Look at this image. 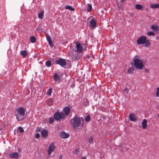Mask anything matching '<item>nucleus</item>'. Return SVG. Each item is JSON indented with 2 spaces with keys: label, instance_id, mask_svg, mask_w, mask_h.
Returning a JSON list of instances; mask_svg holds the SVG:
<instances>
[{
  "label": "nucleus",
  "instance_id": "obj_1",
  "mask_svg": "<svg viewBox=\"0 0 159 159\" xmlns=\"http://www.w3.org/2000/svg\"><path fill=\"white\" fill-rule=\"evenodd\" d=\"M70 122L74 129H80L84 125V119L77 116H75L71 119Z\"/></svg>",
  "mask_w": 159,
  "mask_h": 159
},
{
  "label": "nucleus",
  "instance_id": "obj_2",
  "mask_svg": "<svg viewBox=\"0 0 159 159\" xmlns=\"http://www.w3.org/2000/svg\"><path fill=\"white\" fill-rule=\"evenodd\" d=\"M134 65L137 69L142 70L144 66V61L136 56L133 58Z\"/></svg>",
  "mask_w": 159,
  "mask_h": 159
},
{
  "label": "nucleus",
  "instance_id": "obj_3",
  "mask_svg": "<svg viewBox=\"0 0 159 159\" xmlns=\"http://www.w3.org/2000/svg\"><path fill=\"white\" fill-rule=\"evenodd\" d=\"M25 110L23 107H19L15 114L17 120L19 121H21L24 120L25 118Z\"/></svg>",
  "mask_w": 159,
  "mask_h": 159
},
{
  "label": "nucleus",
  "instance_id": "obj_4",
  "mask_svg": "<svg viewBox=\"0 0 159 159\" xmlns=\"http://www.w3.org/2000/svg\"><path fill=\"white\" fill-rule=\"evenodd\" d=\"M54 118L56 120H60L65 119V116L63 112H57L54 114Z\"/></svg>",
  "mask_w": 159,
  "mask_h": 159
},
{
  "label": "nucleus",
  "instance_id": "obj_5",
  "mask_svg": "<svg viewBox=\"0 0 159 159\" xmlns=\"http://www.w3.org/2000/svg\"><path fill=\"white\" fill-rule=\"evenodd\" d=\"M69 56L71 57L72 60L78 59L80 58L79 56L77 54L76 52L75 51L71 50L69 53Z\"/></svg>",
  "mask_w": 159,
  "mask_h": 159
},
{
  "label": "nucleus",
  "instance_id": "obj_6",
  "mask_svg": "<svg viewBox=\"0 0 159 159\" xmlns=\"http://www.w3.org/2000/svg\"><path fill=\"white\" fill-rule=\"evenodd\" d=\"M147 37L144 35L139 37L137 40V42L138 45L143 44L146 42Z\"/></svg>",
  "mask_w": 159,
  "mask_h": 159
},
{
  "label": "nucleus",
  "instance_id": "obj_7",
  "mask_svg": "<svg viewBox=\"0 0 159 159\" xmlns=\"http://www.w3.org/2000/svg\"><path fill=\"white\" fill-rule=\"evenodd\" d=\"M55 147L54 143H52L50 145L48 150V154L49 156L52 152H54L55 150Z\"/></svg>",
  "mask_w": 159,
  "mask_h": 159
},
{
  "label": "nucleus",
  "instance_id": "obj_8",
  "mask_svg": "<svg viewBox=\"0 0 159 159\" xmlns=\"http://www.w3.org/2000/svg\"><path fill=\"white\" fill-rule=\"evenodd\" d=\"M56 63L62 67L66 66V61L62 58H60L59 60H57Z\"/></svg>",
  "mask_w": 159,
  "mask_h": 159
},
{
  "label": "nucleus",
  "instance_id": "obj_9",
  "mask_svg": "<svg viewBox=\"0 0 159 159\" xmlns=\"http://www.w3.org/2000/svg\"><path fill=\"white\" fill-rule=\"evenodd\" d=\"M75 45H76V48L77 51L79 52H82L83 50V48L81 44L79 42H76Z\"/></svg>",
  "mask_w": 159,
  "mask_h": 159
},
{
  "label": "nucleus",
  "instance_id": "obj_10",
  "mask_svg": "<svg viewBox=\"0 0 159 159\" xmlns=\"http://www.w3.org/2000/svg\"><path fill=\"white\" fill-rule=\"evenodd\" d=\"M9 156L11 158H17L19 157V153L17 152L11 153L9 154Z\"/></svg>",
  "mask_w": 159,
  "mask_h": 159
},
{
  "label": "nucleus",
  "instance_id": "obj_11",
  "mask_svg": "<svg viewBox=\"0 0 159 159\" xmlns=\"http://www.w3.org/2000/svg\"><path fill=\"white\" fill-rule=\"evenodd\" d=\"M70 111V108L68 107H65L63 110V111L65 113V116H67L69 114Z\"/></svg>",
  "mask_w": 159,
  "mask_h": 159
},
{
  "label": "nucleus",
  "instance_id": "obj_12",
  "mask_svg": "<svg viewBox=\"0 0 159 159\" xmlns=\"http://www.w3.org/2000/svg\"><path fill=\"white\" fill-rule=\"evenodd\" d=\"M129 117L130 120L132 121H135L137 120V118L136 116L133 113L130 114Z\"/></svg>",
  "mask_w": 159,
  "mask_h": 159
},
{
  "label": "nucleus",
  "instance_id": "obj_13",
  "mask_svg": "<svg viewBox=\"0 0 159 159\" xmlns=\"http://www.w3.org/2000/svg\"><path fill=\"white\" fill-rule=\"evenodd\" d=\"M92 9V6L90 4L88 3L86 5L84 10L88 11L90 12Z\"/></svg>",
  "mask_w": 159,
  "mask_h": 159
},
{
  "label": "nucleus",
  "instance_id": "obj_14",
  "mask_svg": "<svg viewBox=\"0 0 159 159\" xmlns=\"http://www.w3.org/2000/svg\"><path fill=\"white\" fill-rule=\"evenodd\" d=\"M96 25V20L92 19L90 22V26L92 28L94 27Z\"/></svg>",
  "mask_w": 159,
  "mask_h": 159
},
{
  "label": "nucleus",
  "instance_id": "obj_15",
  "mask_svg": "<svg viewBox=\"0 0 159 159\" xmlns=\"http://www.w3.org/2000/svg\"><path fill=\"white\" fill-rule=\"evenodd\" d=\"M53 79L55 81H57L60 80V75L57 73H55L53 76Z\"/></svg>",
  "mask_w": 159,
  "mask_h": 159
},
{
  "label": "nucleus",
  "instance_id": "obj_16",
  "mask_svg": "<svg viewBox=\"0 0 159 159\" xmlns=\"http://www.w3.org/2000/svg\"><path fill=\"white\" fill-rule=\"evenodd\" d=\"M60 136L62 138L65 139L68 138L69 135L68 134L66 133L65 132L62 131L61 133Z\"/></svg>",
  "mask_w": 159,
  "mask_h": 159
},
{
  "label": "nucleus",
  "instance_id": "obj_17",
  "mask_svg": "<svg viewBox=\"0 0 159 159\" xmlns=\"http://www.w3.org/2000/svg\"><path fill=\"white\" fill-rule=\"evenodd\" d=\"M147 121L146 119H144L142 123V127L143 129H145L147 126Z\"/></svg>",
  "mask_w": 159,
  "mask_h": 159
},
{
  "label": "nucleus",
  "instance_id": "obj_18",
  "mask_svg": "<svg viewBox=\"0 0 159 159\" xmlns=\"http://www.w3.org/2000/svg\"><path fill=\"white\" fill-rule=\"evenodd\" d=\"M41 134L42 137H46L48 135V131L46 130H43L42 131Z\"/></svg>",
  "mask_w": 159,
  "mask_h": 159
},
{
  "label": "nucleus",
  "instance_id": "obj_19",
  "mask_svg": "<svg viewBox=\"0 0 159 159\" xmlns=\"http://www.w3.org/2000/svg\"><path fill=\"white\" fill-rule=\"evenodd\" d=\"M20 54L23 58L27 56V52L26 50L21 51Z\"/></svg>",
  "mask_w": 159,
  "mask_h": 159
},
{
  "label": "nucleus",
  "instance_id": "obj_20",
  "mask_svg": "<svg viewBox=\"0 0 159 159\" xmlns=\"http://www.w3.org/2000/svg\"><path fill=\"white\" fill-rule=\"evenodd\" d=\"M118 7L120 11H123V8L122 7L123 4V3H117Z\"/></svg>",
  "mask_w": 159,
  "mask_h": 159
},
{
  "label": "nucleus",
  "instance_id": "obj_21",
  "mask_svg": "<svg viewBox=\"0 0 159 159\" xmlns=\"http://www.w3.org/2000/svg\"><path fill=\"white\" fill-rule=\"evenodd\" d=\"M150 7L152 8H159V4H151Z\"/></svg>",
  "mask_w": 159,
  "mask_h": 159
},
{
  "label": "nucleus",
  "instance_id": "obj_22",
  "mask_svg": "<svg viewBox=\"0 0 159 159\" xmlns=\"http://www.w3.org/2000/svg\"><path fill=\"white\" fill-rule=\"evenodd\" d=\"M44 14L43 11H41L38 14V18L40 19H42L43 17Z\"/></svg>",
  "mask_w": 159,
  "mask_h": 159
},
{
  "label": "nucleus",
  "instance_id": "obj_23",
  "mask_svg": "<svg viewBox=\"0 0 159 159\" xmlns=\"http://www.w3.org/2000/svg\"><path fill=\"white\" fill-rule=\"evenodd\" d=\"M46 102L48 105H51L53 103V100L51 98H50L47 100Z\"/></svg>",
  "mask_w": 159,
  "mask_h": 159
},
{
  "label": "nucleus",
  "instance_id": "obj_24",
  "mask_svg": "<svg viewBox=\"0 0 159 159\" xmlns=\"http://www.w3.org/2000/svg\"><path fill=\"white\" fill-rule=\"evenodd\" d=\"M52 89L50 88L47 91L46 94L48 96H51L52 92Z\"/></svg>",
  "mask_w": 159,
  "mask_h": 159
},
{
  "label": "nucleus",
  "instance_id": "obj_25",
  "mask_svg": "<svg viewBox=\"0 0 159 159\" xmlns=\"http://www.w3.org/2000/svg\"><path fill=\"white\" fill-rule=\"evenodd\" d=\"M45 65L47 67H50L51 66V62L50 61L48 60L45 63Z\"/></svg>",
  "mask_w": 159,
  "mask_h": 159
},
{
  "label": "nucleus",
  "instance_id": "obj_26",
  "mask_svg": "<svg viewBox=\"0 0 159 159\" xmlns=\"http://www.w3.org/2000/svg\"><path fill=\"white\" fill-rule=\"evenodd\" d=\"M30 40L31 43H34L36 41V39L34 36H31L30 37Z\"/></svg>",
  "mask_w": 159,
  "mask_h": 159
},
{
  "label": "nucleus",
  "instance_id": "obj_27",
  "mask_svg": "<svg viewBox=\"0 0 159 159\" xmlns=\"http://www.w3.org/2000/svg\"><path fill=\"white\" fill-rule=\"evenodd\" d=\"M136 8L138 10H141L143 8V6L140 4H137L135 6Z\"/></svg>",
  "mask_w": 159,
  "mask_h": 159
},
{
  "label": "nucleus",
  "instance_id": "obj_28",
  "mask_svg": "<svg viewBox=\"0 0 159 159\" xmlns=\"http://www.w3.org/2000/svg\"><path fill=\"white\" fill-rule=\"evenodd\" d=\"M145 46L147 47H149L150 46V41L149 40H146V42L145 43Z\"/></svg>",
  "mask_w": 159,
  "mask_h": 159
},
{
  "label": "nucleus",
  "instance_id": "obj_29",
  "mask_svg": "<svg viewBox=\"0 0 159 159\" xmlns=\"http://www.w3.org/2000/svg\"><path fill=\"white\" fill-rule=\"evenodd\" d=\"M66 9H69L70 11H74L75 9L73 8L71 6H67L66 7Z\"/></svg>",
  "mask_w": 159,
  "mask_h": 159
},
{
  "label": "nucleus",
  "instance_id": "obj_30",
  "mask_svg": "<svg viewBox=\"0 0 159 159\" xmlns=\"http://www.w3.org/2000/svg\"><path fill=\"white\" fill-rule=\"evenodd\" d=\"M147 35L149 36H154L155 35V33L152 31L148 32L147 33Z\"/></svg>",
  "mask_w": 159,
  "mask_h": 159
},
{
  "label": "nucleus",
  "instance_id": "obj_31",
  "mask_svg": "<svg viewBox=\"0 0 159 159\" xmlns=\"http://www.w3.org/2000/svg\"><path fill=\"white\" fill-rule=\"evenodd\" d=\"M54 121V119L53 117H51L49 119V123L52 124Z\"/></svg>",
  "mask_w": 159,
  "mask_h": 159
},
{
  "label": "nucleus",
  "instance_id": "obj_32",
  "mask_svg": "<svg viewBox=\"0 0 159 159\" xmlns=\"http://www.w3.org/2000/svg\"><path fill=\"white\" fill-rule=\"evenodd\" d=\"M46 38L48 41L52 40L50 36L48 34H46Z\"/></svg>",
  "mask_w": 159,
  "mask_h": 159
},
{
  "label": "nucleus",
  "instance_id": "obj_33",
  "mask_svg": "<svg viewBox=\"0 0 159 159\" xmlns=\"http://www.w3.org/2000/svg\"><path fill=\"white\" fill-rule=\"evenodd\" d=\"M49 46L51 47H53V45L52 43V40L48 41Z\"/></svg>",
  "mask_w": 159,
  "mask_h": 159
},
{
  "label": "nucleus",
  "instance_id": "obj_34",
  "mask_svg": "<svg viewBox=\"0 0 159 159\" xmlns=\"http://www.w3.org/2000/svg\"><path fill=\"white\" fill-rule=\"evenodd\" d=\"M156 95L157 97H159V87L157 89Z\"/></svg>",
  "mask_w": 159,
  "mask_h": 159
},
{
  "label": "nucleus",
  "instance_id": "obj_35",
  "mask_svg": "<svg viewBox=\"0 0 159 159\" xmlns=\"http://www.w3.org/2000/svg\"><path fill=\"white\" fill-rule=\"evenodd\" d=\"M18 129L20 133H22L24 132V129H23V128L22 127L20 126L18 128Z\"/></svg>",
  "mask_w": 159,
  "mask_h": 159
},
{
  "label": "nucleus",
  "instance_id": "obj_36",
  "mask_svg": "<svg viewBox=\"0 0 159 159\" xmlns=\"http://www.w3.org/2000/svg\"><path fill=\"white\" fill-rule=\"evenodd\" d=\"M90 120V116H87L85 118V121L89 122Z\"/></svg>",
  "mask_w": 159,
  "mask_h": 159
},
{
  "label": "nucleus",
  "instance_id": "obj_37",
  "mask_svg": "<svg viewBox=\"0 0 159 159\" xmlns=\"http://www.w3.org/2000/svg\"><path fill=\"white\" fill-rule=\"evenodd\" d=\"M157 26L156 25H152L151 29L154 30H156L157 28Z\"/></svg>",
  "mask_w": 159,
  "mask_h": 159
},
{
  "label": "nucleus",
  "instance_id": "obj_38",
  "mask_svg": "<svg viewBox=\"0 0 159 159\" xmlns=\"http://www.w3.org/2000/svg\"><path fill=\"white\" fill-rule=\"evenodd\" d=\"M93 137H92V136H90L89 139V140H88V141H89V143H92V142L93 141Z\"/></svg>",
  "mask_w": 159,
  "mask_h": 159
},
{
  "label": "nucleus",
  "instance_id": "obj_39",
  "mask_svg": "<svg viewBox=\"0 0 159 159\" xmlns=\"http://www.w3.org/2000/svg\"><path fill=\"white\" fill-rule=\"evenodd\" d=\"M117 2L119 3H123L125 0H117Z\"/></svg>",
  "mask_w": 159,
  "mask_h": 159
},
{
  "label": "nucleus",
  "instance_id": "obj_40",
  "mask_svg": "<svg viewBox=\"0 0 159 159\" xmlns=\"http://www.w3.org/2000/svg\"><path fill=\"white\" fill-rule=\"evenodd\" d=\"M40 137V134L39 133H37L35 134V137L36 138H38Z\"/></svg>",
  "mask_w": 159,
  "mask_h": 159
},
{
  "label": "nucleus",
  "instance_id": "obj_41",
  "mask_svg": "<svg viewBox=\"0 0 159 159\" xmlns=\"http://www.w3.org/2000/svg\"><path fill=\"white\" fill-rule=\"evenodd\" d=\"M129 89L127 88H126L125 89V91L127 93H128L129 92Z\"/></svg>",
  "mask_w": 159,
  "mask_h": 159
},
{
  "label": "nucleus",
  "instance_id": "obj_42",
  "mask_svg": "<svg viewBox=\"0 0 159 159\" xmlns=\"http://www.w3.org/2000/svg\"><path fill=\"white\" fill-rule=\"evenodd\" d=\"M79 152V150L76 149L75 150V153L76 154H77Z\"/></svg>",
  "mask_w": 159,
  "mask_h": 159
},
{
  "label": "nucleus",
  "instance_id": "obj_43",
  "mask_svg": "<svg viewBox=\"0 0 159 159\" xmlns=\"http://www.w3.org/2000/svg\"><path fill=\"white\" fill-rule=\"evenodd\" d=\"M37 130L39 132L41 130V129L39 127H37Z\"/></svg>",
  "mask_w": 159,
  "mask_h": 159
},
{
  "label": "nucleus",
  "instance_id": "obj_44",
  "mask_svg": "<svg viewBox=\"0 0 159 159\" xmlns=\"http://www.w3.org/2000/svg\"><path fill=\"white\" fill-rule=\"evenodd\" d=\"M131 70H132L130 68H129V69L128 70V72L129 73H130Z\"/></svg>",
  "mask_w": 159,
  "mask_h": 159
},
{
  "label": "nucleus",
  "instance_id": "obj_45",
  "mask_svg": "<svg viewBox=\"0 0 159 159\" xmlns=\"http://www.w3.org/2000/svg\"><path fill=\"white\" fill-rule=\"evenodd\" d=\"M63 157V156L62 155H60V156L59 157V159H61Z\"/></svg>",
  "mask_w": 159,
  "mask_h": 159
},
{
  "label": "nucleus",
  "instance_id": "obj_46",
  "mask_svg": "<svg viewBox=\"0 0 159 159\" xmlns=\"http://www.w3.org/2000/svg\"><path fill=\"white\" fill-rule=\"evenodd\" d=\"M86 157H82L81 159H86Z\"/></svg>",
  "mask_w": 159,
  "mask_h": 159
},
{
  "label": "nucleus",
  "instance_id": "obj_47",
  "mask_svg": "<svg viewBox=\"0 0 159 159\" xmlns=\"http://www.w3.org/2000/svg\"><path fill=\"white\" fill-rule=\"evenodd\" d=\"M157 116H158V117L159 118V113L158 114Z\"/></svg>",
  "mask_w": 159,
  "mask_h": 159
},
{
  "label": "nucleus",
  "instance_id": "obj_48",
  "mask_svg": "<svg viewBox=\"0 0 159 159\" xmlns=\"http://www.w3.org/2000/svg\"><path fill=\"white\" fill-rule=\"evenodd\" d=\"M148 71V70H147V69H146V72H147Z\"/></svg>",
  "mask_w": 159,
  "mask_h": 159
}]
</instances>
